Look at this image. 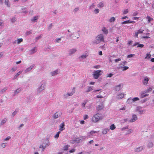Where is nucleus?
Returning a JSON list of instances; mask_svg holds the SVG:
<instances>
[{
    "mask_svg": "<svg viewBox=\"0 0 154 154\" xmlns=\"http://www.w3.org/2000/svg\"><path fill=\"white\" fill-rule=\"evenodd\" d=\"M122 86V85L121 84H119L116 86L115 87V89L116 91H119L121 88Z\"/></svg>",
    "mask_w": 154,
    "mask_h": 154,
    "instance_id": "obj_26",
    "label": "nucleus"
},
{
    "mask_svg": "<svg viewBox=\"0 0 154 154\" xmlns=\"http://www.w3.org/2000/svg\"><path fill=\"white\" fill-rule=\"evenodd\" d=\"M99 131H91L90 132V134L91 135H92V134H95L96 133H97Z\"/></svg>",
    "mask_w": 154,
    "mask_h": 154,
    "instance_id": "obj_46",
    "label": "nucleus"
},
{
    "mask_svg": "<svg viewBox=\"0 0 154 154\" xmlns=\"http://www.w3.org/2000/svg\"><path fill=\"white\" fill-rule=\"evenodd\" d=\"M105 5V2L103 1L100 2L97 5V6L98 8H102Z\"/></svg>",
    "mask_w": 154,
    "mask_h": 154,
    "instance_id": "obj_20",
    "label": "nucleus"
},
{
    "mask_svg": "<svg viewBox=\"0 0 154 154\" xmlns=\"http://www.w3.org/2000/svg\"><path fill=\"white\" fill-rule=\"evenodd\" d=\"M136 111L138 112L139 114H141L144 113L146 112V110L145 109H143L141 107H138L136 110Z\"/></svg>",
    "mask_w": 154,
    "mask_h": 154,
    "instance_id": "obj_7",
    "label": "nucleus"
},
{
    "mask_svg": "<svg viewBox=\"0 0 154 154\" xmlns=\"http://www.w3.org/2000/svg\"><path fill=\"white\" fill-rule=\"evenodd\" d=\"M103 72L100 70L94 71L92 74L94 78L97 79L102 74Z\"/></svg>",
    "mask_w": 154,
    "mask_h": 154,
    "instance_id": "obj_3",
    "label": "nucleus"
},
{
    "mask_svg": "<svg viewBox=\"0 0 154 154\" xmlns=\"http://www.w3.org/2000/svg\"><path fill=\"white\" fill-rule=\"evenodd\" d=\"M88 102V100L85 101L82 103L81 104L82 107L83 109H85V105Z\"/></svg>",
    "mask_w": 154,
    "mask_h": 154,
    "instance_id": "obj_25",
    "label": "nucleus"
},
{
    "mask_svg": "<svg viewBox=\"0 0 154 154\" xmlns=\"http://www.w3.org/2000/svg\"><path fill=\"white\" fill-rule=\"evenodd\" d=\"M84 137H81L80 138H77L75 140L76 141V142L77 143H79L81 141H82V139H83Z\"/></svg>",
    "mask_w": 154,
    "mask_h": 154,
    "instance_id": "obj_31",
    "label": "nucleus"
},
{
    "mask_svg": "<svg viewBox=\"0 0 154 154\" xmlns=\"http://www.w3.org/2000/svg\"><path fill=\"white\" fill-rule=\"evenodd\" d=\"M137 119V116L136 115H132V118L130 119L129 121L130 122H133L136 121Z\"/></svg>",
    "mask_w": 154,
    "mask_h": 154,
    "instance_id": "obj_14",
    "label": "nucleus"
},
{
    "mask_svg": "<svg viewBox=\"0 0 154 154\" xmlns=\"http://www.w3.org/2000/svg\"><path fill=\"white\" fill-rule=\"evenodd\" d=\"M88 56V53L85 52L81 56L79 57V59L80 60H82L86 58Z\"/></svg>",
    "mask_w": 154,
    "mask_h": 154,
    "instance_id": "obj_9",
    "label": "nucleus"
},
{
    "mask_svg": "<svg viewBox=\"0 0 154 154\" xmlns=\"http://www.w3.org/2000/svg\"><path fill=\"white\" fill-rule=\"evenodd\" d=\"M93 87H89L87 88L86 92H88L93 90Z\"/></svg>",
    "mask_w": 154,
    "mask_h": 154,
    "instance_id": "obj_37",
    "label": "nucleus"
},
{
    "mask_svg": "<svg viewBox=\"0 0 154 154\" xmlns=\"http://www.w3.org/2000/svg\"><path fill=\"white\" fill-rule=\"evenodd\" d=\"M50 144L49 140L46 139L43 141L42 144L40 145L39 147L40 148H42V151H43L45 148L50 145Z\"/></svg>",
    "mask_w": 154,
    "mask_h": 154,
    "instance_id": "obj_1",
    "label": "nucleus"
},
{
    "mask_svg": "<svg viewBox=\"0 0 154 154\" xmlns=\"http://www.w3.org/2000/svg\"><path fill=\"white\" fill-rule=\"evenodd\" d=\"M88 118V115H85L84 116V120H86Z\"/></svg>",
    "mask_w": 154,
    "mask_h": 154,
    "instance_id": "obj_60",
    "label": "nucleus"
},
{
    "mask_svg": "<svg viewBox=\"0 0 154 154\" xmlns=\"http://www.w3.org/2000/svg\"><path fill=\"white\" fill-rule=\"evenodd\" d=\"M144 149V146H142L136 147L134 149V152H139L142 151Z\"/></svg>",
    "mask_w": 154,
    "mask_h": 154,
    "instance_id": "obj_6",
    "label": "nucleus"
},
{
    "mask_svg": "<svg viewBox=\"0 0 154 154\" xmlns=\"http://www.w3.org/2000/svg\"><path fill=\"white\" fill-rule=\"evenodd\" d=\"M135 22L133 21H131V20H128L124 21L122 22V24L124 23H134Z\"/></svg>",
    "mask_w": 154,
    "mask_h": 154,
    "instance_id": "obj_30",
    "label": "nucleus"
},
{
    "mask_svg": "<svg viewBox=\"0 0 154 154\" xmlns=\"http://www.w3.org/2000/svg\"><path fill=\"white\" fill-rule=\"evenodd\" d=\"M69 146L66 145V146H64L63 147V149L64 150H67L68 149V146Z\"/></svg>",
    "mask_w": 154,
    "mask_h": 154,
    "instance_id": "obj_51",
    "label": "nucleus"
},
{
    "mask_svg": "<svg viewBox=\"0 0 154 154\" xmlns=\"http://www.w3.org/2000/svg\"><path fill=\"white\" fill-rule=\"evenodd\" d=\"M101 119V115L98 113L95 114L92 118V121L94 122H96Z\"/></svg>",
    "mask_w": 154,
    "mask_h": 154,
    "instance_id": "obj_4",
    "label": "nucleus"
},
{
    "mask_svg": "<svg viewBox=\"0 0 154 154\" xmlns=\"http://www.w3.org/2000/svg\"><path fill=\"white\" fill-rule=\"evenodd\" d=\"M116 57L115 55H113L112 56H111L109 58V61L110 62H112L113 61V58Z\"/></svg>",
    "mask_w": 154,
    "mask_h": 154,
    "instance_id": "obj_34",
    "label": "nucleus"
},
{
    "mask_svg": "<svg viewBox=\"0 0 154 154\" xmlns=\"http://www.w3.org/2000/svg\"><path fill=\"white\" fill-rule=\"evenodd\" d=\"M6 122V120L5 119H4L1 121L0 123V125H3Z\"/></svg>",
    "mask_w": 154,
    "mask_h": 154,
    "instance_id": "obj_36",
    "label": "nucleus"
},
{
    "mask_svg": "<svg viewBox=\"0 0 154 154\" xmlns=\"http://www.w3.org/2000/svg\"><path fill=\"white\" fill-rule=\"evenodd\" d=\"M153 146V144L152 142H149L147 145V147L150 149L152 148Z\"/></svg>",
    "mask_w": 154,
    "mask_h": 154,
    "instance_id": "obj_28",
    "label": "nucleus"
},
{
    "mask_svg": "<svg viewBox=\"0 0 154 154\" xmlns=\"http://www.w3.org/2000/svg\"><path fill=\"white\" fill-rule=\"evenodd\" d=\"M100 66L99 65H96V66H94V68H95V69H99L100 67Z\"/></svg>",
    "mask_w": 154,
    "mask_h": 154,
    "instance_id": "obj_64",
    "label": "nucleus"
},
{
    "mask_svg": "<svg viewBox=\"0 0 154 154\" xmlns=\"http://www.w3.org/2000/svg\"><path fill=\"white\" fill-rule=\"evenodd\" d=\"M139 100V99L138 97H136L133 98V99H132L131 98H129L127 101V102L128 103L130 104L132 103V102H129V100H131V101H132L133 102H134L137 100Z\"/></svg>",
    "mask_w": 154,
    "mask_h": 154,
    "instance_id": "obj_11",
    "label": "nucleus"
},
{
    "mask_svg": "<svg viewBox=\"0 0 154 154\" xmlns=\"http://www.w3.org/2000/svg\"><path fill=\"white\" fill-rule=\"evenodd\" d=\"M120 68H122V70L123 71L126 70L128 69L129 68V67L128 66H124V67L121 66Z\"/></svg>",
    "mask_w": 154,
    "mask_h": 154,
    "instance_id": "obj_39",
    "label": "nucleus"
},
{
    "mask_svg": "<svg viewBox=\"0 0 154 154\" xmlns=\"http://www.w3.org/2000/svg\"><path fill=\"white\" fill-rule=\"evenodd\" d=\"M128 11H129L128 9H125L123 11V14L124 15L125 14H127L128 12Z\"/></svg>",
    "mask_w": 154,
    "mask_h": 154,
    "instance_id": "obj_42",
    "label": "nucleus"
},
{
    "mask_svg": "<svg viewBox=\"0 0 154 154\" xmlns=\"http://www.w3.org/2000/svg\"><path fill=\"white\" fill-rule=\"evenodd\" d=\"M104 38L102 34H100L98 35L96 38V40L94 43L96 44L100 43L101 42H104Z\"/></svg>",
    "mask_w": 154,
    "mask_h": 154,
    "instance_id": "obj_2",
    "label": "nucleus"
},
{
    "mask_svg": "<svg viewBox=\"0 0 154 154\" xmlns=\"http://www.w3.org/2000/svg\"><path fill=\"white\" fill-rule=\"evenodd\" d=\"M144 30H143L140 29L139 30H138L137 32H136L135 33V36L136 37H137L139 33H142L143 32V31Z\"/></svg>",
    "mask_w": 154,
    "mask_h": 154,
    "instance_id": "obj_22",
    "label": "nucleus"
},
{
    "mask_svg": "<svg viewBox=\"0 0 154 154\" xmlns=\"http://www.w3.org/2000/svg\"><path fill=\"white\" fill-rule=\"evenodd\" d=\"M151 55L147 53L146 54V56L145 57V59H149Z\"/></svg>",
    "mask_w": 154,
    "mask_h": 154,
    "instance_id": "obj_44",
    "label": "nucleus"
},
{
    "mask_svg": "<svg viewBox=\"0 0 154 154\" xmlns=\"http://www.w3.org/2000/svg\"><path fill=\"white\" fill-rule=\"evenodd\" d=\"M7 145V143H3L1 144V146L2 148H5Z\"/></svg>",
    "mask_w": 154,
    "mask_h": 154,
    "instance_id": "obj_41",
    "label": "nucleus"
},
{
    "mask_svg": "<svg viewBox=\"0 0 154 154\" xmlns=\"http://www.w3.org/2000/svg\"><path fill=\"white\" fill-rule=\"evenodd\" d=\"M144 46V45L143 44H138V45L137 46V47H139V48H143V47Z\"/></svg>",
    "mask_w": 154,
    "mask_h": 154,
    "instance_id": "obj_54",
    "label": "nucleus"
},
{
    "mask_svg": "<svg viewBox=\"0 0 154 154\" xmlns=\"http://www.w3.org/2000/svg\"><path fill=\"white\" fill-rule=\"evenodd\" d=\"M7 87H5L3 89H1V90L0 92L2 93L5 92L7 90Z\"/></svg>",
    "mask_w": 154,
    "mask_h": 154,
    "instance_id": "obj_43",
    "label": "nucleus"
},
{
    "mask_svg": "<svg viewBox=\"0 0 154 154\" xmlns=\"http://www.w3.org/2000/svg\"><path fill=\"white\" fill-rule=\"evenodd\" d=\"M40 18L39 15H36L34 16L32 19H38Z\"/></svg>",
    "mask_w": 154,
    "mask_h": 154,
    "instance_id": "obj_48",
    "label": "nucleus"
},
{
    "mask_svg": "<svg viewBox=\"0 0 154 154\" xmlns=\"http://www.w3.org/2000/svg\"><path fill=\"white\" fill-rule=\"evenodd\" d=\"M17 69L16 68H13L11 69V71H12V72H15L16 70Z\"/></svg>",
    "mask_w": 154,
    "mask_h": 154,
    "instance_id": "obj_61",
    "label": "nucleus"
},
{
    "mask_svg": "<svg viewBox=\"0 0 154 154\" xmlns=\"http://www.w3.org/2000/svg\"><path fill=\"white\" fill-rule=\"evenodd\" d=\"M99 12V10L98 9H96L94 10V12L95 14H97Z\"/></svg>",
    "mask_w": 154,
    "mask_h": 154,
    "instance_id": "obj_53",
    "label": "nucleus"
},
{
    "mask_svg": "<svg viewBox=\"0 0 154 154\" xmlns=\"http://www.w3.org/2000/svg\"><path fill=\"white\" fill-rule=\"evenodd\" d=\"M60 133V131L58 132L56 134L55 136L54 137L55 138H58L59 136V134Z\"/></svg>",
    "mask_w": 154,
    "mask_h": 154,
    "instance_id": "obj_50",
    "label": "nucleus"
},
{
    "mask_svg": "<svg viewBox=\"0 0 154 154\" xmlns=\"http://www.w3.org/2000/svg\"><path fill=\"white\" fill-rule=\"evenodd\" d=\"M11 138V137L10 136H8L4 140V141H7L8 140H10Z\"/></svg>",
    "mask_w": 154,
    "mask_h": 154,
    "instance_id": "obj_55",
    "label": "nucleus"
},
{
    "mask_svg": "<svg viewBox=\"0 0 154 154\" xmlns=\"http://www.w3.org/2000/svg\"><path fill=\"white\" fill-rule=\"evenodd\" d=\"M20 91V90L18 89L16 90L14 92V94H17L19 93Z\"/></svg>",
    "mask_w": 154,
    "mask_h": 154,
    "instance_id": "obj_47",
    "label": "nucleus"
},
{
    "mask_svg": "<svg viewBox=\"0 0 154 154\" xmlns=\"http://www.w3.org/2000/svg\"><path fill=\"white\" fill-rule=\"evenodd\" d=\"M32 33V31L30 30V31H27V32H26V35H28L31 34Z\"/></svg>",
    "mask_w": 154,
    "mask_h": 154,
    "instance_id": "obj_52",
    "label": "nucleus"
},
{
    "mask_svg": "<svg viewBox=\"0 0 154 154\" xmlns=\"http://www.w3.org/2000/svg\"><path fill=\"white\" fill-rule=\"evenodd\" d=\"M62 113L60 111L56 112L54 115L53 118L54 119H56L60 117L62 115Z\"/></svg>",
    "mask_w": 154,
    "mask_h": 154,
    "instance_id": "obj_10",
    "label": "nucleus"
},
{
    "mask_svg": "<svg viewBox=\"0 0 154 154\" xmlns=\"http://www.w3.org/2000/svg\"><path fill=\"white\" fill-rule=\"evenodd\" d=\"M46 86V83L45 82H42V83L37 89V93H39L45 88Z\"/></svg>",
    "mask_w": 154,
    "mask_h": 154,
    "instance_id": "obj_5",
    "label": "nucleus"
},
{
    "mask_svg": "<svg viewBox=\"0 0 154 154\" xmlns=\"http://www.w3.org/2000/svg\"><path fill=\"white\" fill-rule=\"evenodd\" d=\"M37 50L36 48L34 47L29 51V54L32 55L35 53L37 51Z\"/></svg>",
    "mask_w": 154,
    "mask_h": 154,
    "instance_id": "obj_23",
    "label": "nucleus"
},
{
    "mask_svg": "<svg viewBox=\"0 0 154 154\" xmlns=\"http://www.w3.org/2000/svg\"><path fill=\"white\" fill-rule=\"evenodd\" d=\"M23 39L22 38H19L17 39L16 40H15L14 42V44H15L16 43L17 44H19L20 42L23 41Z\"/></svg>",
    "mask_w": 154,
    "mask_h": 154,
    "instance_id": "obj_27",
    "label": "nucleus"
},
{
    "mask_svg": "<svg viewBox=\"0 0 154 154\" xmlns=\"http://www.w3.org/2000/svg\"><path fill=\"white\" fill-rule=\"evenodd\" d=\"M103 108V104L102 103H101L100 105H98L96 108V110L98 111L101 110Z\"/></svg>",
    "mask_w": 154,
    "mask_h": 154,
    "instance_id": "obj_17",
    "label": "nucleus"
},
{
    "mask_svg": "<svg viewBox=\"0 0 154 154\" xmlns=\"http://www.w3.org/2000/svg\"><path fill=\"white\" fill-rule=\"evenodd\" d=\"M79 10V8H75L73 10V12L74 13H75L78 11Z\"/></svg>",
    "mask_w": 154,
    "mask_h": 154,
    "instance_id": "obj_59",
    "label": "nucleus"
},
{
    "mask_svg": "<svg viewBox=\"0 0 154 154\" xmlns=\"http://www.w3.org/2000/svg\"><path fill=\"white\" fill-rule=\"evenodd\" d=\"M116 128L114 124H112L110 126V129L111 130H113Z\"/></svg>",
    "mask_w": 154,
    "mask_h": 154,
    "instance_id": "obj_40",
    "label": "nucleus"
},
{
    "mask_svg": "<svg viewBox=\"0 0 154 154\" xmlns=\"http://www.w3.org/2000/svg\"><path fill=\"white\" fill-rule=\"evenodd\" d=\"M61 40V39L60 38H57L55 41V42H57L60 41Z\"/></svg>",
    "mask_w": 154,
    "mask_h": 154,
    "instance_id": "obj_63",
    "label": "nucleus"
},
{
    "mask_svg": "<svg viewBox=\"0 0 154 154\" xmlns=\"http://www.w3.org/2000/svg\"><path fill=\"white\" fill-rule=\"evenodd\" d=\"M109 131V129L106 128L103 130L102 131V133L104 134H106Z\"/></svg>",
    "mask_w": 154,
    "mask_h": 154,
    "instance_id": "obj_33",
    "label": "nucleus"
},
{
    "mask_svg": "<svg viewBox=\"0 0 154 154\" xmlns=\"http://www.w3.org/2000/svg\"><path fill=\"white\" fill-rule=\"evenodd\" d=\"M75 151V149H72L69 151V152L70 153L73 152Z\"/></svg>",
    "mask_w": 154,
    "mask_h": 154,
    "instance_id": "obj_58",
    "label": "nucleus"
},
{
    "mask_svg": "<svg viewBox=\"0 0 154 154\" xmlns=\"http://www.w3.org/2000/svg\"><path fill=\"white\" fill-rule=\"evenodd\" d=\"M74 92L72 91L71 92L66 93L64 94V97L65 98H67L69 96H72Z\"/></svg>",
    "mask_w": 154,
    "mask_h": 154,
    "instance_id": "obj_16",
    "label": "nucleus"
},
{
    "mask_svg": "<svg viewBox=\"0 0 154 154\" xmlns=\"http://www.w3.org/2000/svg\"><path fill=\"white\" fill-rule=\"evenodd\" d=\"M65 124L64 122L60 124L59 125V130L60 131H62L65 129L64 127Z\"/></svg>",
    "mask_w": 154,
    "mask_h": 154,
    "instance_id": "obj_18",
    "label": "nucleus"
},
{
    "mask_svg": "<svg viewBox=\"0 0 154 154\" xmlns=\"http://www.w3.org/2000/svg\"><path fill=\"white\" fill-rule=\"evenodd\" d=\"M58 69H56L50 72V74L52 76H54L58 74Z\"/></svg>",
    "mask_w": 154,
    "mask_h": 154,
    "instance_id": "obj_21",
    "label": "nucleus"
},
{
    "mask_svg": "<svg viewBox=\"0 0 154 154\" xmlns=\"http://www.w3.org/2000/svg\"><path fill=\"white\" fill-rule=\"evenodd\" d=\"M138 13L137 11H134L133 12V15L135 16L136 15H137L138 14Z\"/></svg>",
    "mask_w": 154,
    "mask_h": 154,
    "instance_id": "obj_56",
    "label": "nucleus"
},
{
    "mask_svg": "<svg viewBox=\"0 0 154 154\" xmlns=\"http://www.w3.org/2000/svg\"><path fill=\"white\" fill-rule=\"evenodd\" d=\"M145 92H142L140 94V97L141 98H143L145 97H146L148 96V94H146Z\"/></svg>",
    "mask_w": 154,
    "mask_h": 154,
    "instance_id": "obj_29",
    "label": "nucleus"
},
{
    "mask_svg": "<svg viewBox=\"0 0 154 154\" xmlns=\"http://www.w3.org/2000/svg\"><path fill=\"white\" fill-rule=\"evenodd\" d=\"M124 96V95L122 93H120L117 94L116 97L117 99H121L123 98Z\"/></svg>",
    "mask_w": 154,
    "mask_h": 154,
    "instance_id": "obj_19",
    "label": "nucleus"
},
{
    "mask_svg": "<svg viewBox=\"0 0 154 154\" xmlns=\"http://www.w3.org/2000/svg\"><path fill=\"white\" fill-rule=\"evenodd\" d=\"M42 35H40L39 36H38L37 37H36L35 38L36 41H37L38 39H41V38H42Z\"/></svg>",
    "mask_w": 154,
    "mask_h": 154,
    "instance_id": "obj_45",
    "label": "nucleus"
},
{
    "mask_svg": "<svg viewBox=\"0 0 154 154\" xmlns=\"http://www.w3.org/2000/svg\"><path fill=\"white\" fill-rule=\"evenodd\" d=\"M27 7L25 6H23L21 7L20 11L21 13L26 14L28 12V11L27 10Z\"/></svg>",
    "mask_w": 154,
    "mask_h": 154,
    "instance_id": "obj_12",
    "label": "nucleus"
},
{
    "mask_svg": "<svg viewBox=\"0 0 154 154\" xmlns=\"http://www.w3.org/2000/svg\"><path fill=\"white\" fill-rule=\"evenodd\" d=\"M22 71H20L19 72L15 75H14V79H16L18 76L22 73Z\"/></svg>",
    "mask_w": 154,
    "mask_h": 154,
    "instance_id": "obj_32",
    "label": "nucleus"
},
{
    "mask_svg": "<svg viewBox=\"0 0 154 154\" xmlns=\"http://www.w3.org/2000/svg\"><path fill=\"white\" fill-rule=\"evenodd\" d=\"M35 65H32L29 67L27 68L25 70L24 72L25 73H26L30 71L34 67Z\"/></svg>",
    "mask_w": 154,
    "mask_h": 154,
    "instance_id": "obj_15",
    "label": "nucleus"
},
{
    "mask_svg": "<svg viewBox=\"0 0 154 154\" xmlns=\"http://www.w3.org/2000/svg\"><path fill=\"white\" fill-rule=\"evenodd\" d=\"M121 60V59L120 58H118L117 59H116L114 60L115 62V63H118L119 61H120Z\"/></svg>",
    "mask_w": 154,
    "mask_h": 154,
    "instance_id": "obj_49",
    "label": "nucleus"
},
{
    "mask_svg": "<svg viewBox=\"0 0 154 154\" xmlns=\"http://www.w3.org/2000/svg\"><path fill=\"white\" fill-rule=\"evenodd\" d=\"M149 81V79L148 78L147 76L145 77L142 81L143 85H146L148 84Z\"/></svg>",
    "mask_w": 154,
    "mask_h": 154,
    "instance_id": "obj_13",
    "label": "nucleus"
},
{
    "mask_svg": "<svg viewBox=\"0 0 154 154\" xmlns=\"http://www.w3.org/2000/svg\"><path fill=\"white\" fill-rule=\"evenodd\" d=\"M152 91V89L151 88H149V89H148L146 90L144 92L145 93H148L151 92Z\"/></svg>",
    "mask_w": 154,
    "mask_h": 154,
    "instance_id": "obj_38",
    "label": "nucleus"
},
{
    "mask_svg": "<svg viewBox=\"0 0 154 154\" xmlns=\"http://www.w3.org/2000/svg\"><path fill=\"white\" fill-rule=\"evenodd\" d=\"M102 30L105 34H107L108 32L107 30L105 27L103 28Z\"/></svg>",
    "mask_w": 154,
    "mask_h": 154,
    "instance_id": "obj_35",
    "label": "nucleus"
},
{
    "mask_svg": "<svg viewBox=\"0 0 154 154\" xmlns=\"http://www.w3.org/2000/svg\"><path fill=\"white\" fill-rule=\"evenodd\" d=\"M77 50L76 48H72L70 49L68 51V55L70 56L75 54L77 51Z\"/></svg>",
    "mask_w": 154,
    "mask_h": 154,
    "instance_id": "obj_8",
    "label": "nucleus"
},
{
    "mask_svg": "<svg viewBox=\"0 0 154 154\" xmlns=\"http://www.w3.org/2000/svg\"><path fill=\"white\" fill-rule=\"evenodd\" d=\"M134 56V54H131L129 55H128L127 56V58H131L133 57Z\"/></svg>",
    "mask_w": 154,
    "mask_h": 154,
    "instance_id": "obj_57",
    "label": "nucleus"
},
{
    "mask_svg": "<svg viewBox=\"0 0 154 154\" xmlns=\"http://www.w3.org/2000/svg\"><path fill=\"white\" fill-rule=\"evenodd\" d=\"M97 97L98 98H102L103 97L101 95H98L97 96Z\"/></svg>",
    "mask_w": 154,
    "mask_h": 154,
    "instance_id": "obj_62",
    "label": "nucleus"
},
{
    "mask_svg": "<svg viewBox=\"0 0 154 154\" xmlns=\"http://www.w3.org/2000/svg\"><path fill=\"white\" fill-rule=\"evenodd\" d=\"M5 4L7 6L8 8L11 7V3L9 2V0H5Z\"/></svg>",
    "mask_w": 154,
    "mask_h": 154,
    "instance_id": "obj_24",
    "label": "nucleus"
}]
</instances>
